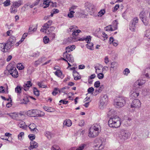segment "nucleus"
<instances>
[{
  "label": "nucleus",
  "mask_w": 150,
  "mask_h": 150,
  "mask_svg": "<svg viewBox=\"0 0 150 150\" xmlns=\"http://www.w3.org/2000/svg\"><path fill=\"white\" fill-rule=\"evenodd\" d=\"M118 23L117 20H115L114 21L112 22V24L111 26L114 28V30H116L117 29V25Z\"/></svg>",
  "instance_id": "c85d7f7f"
},
{
  "label": "nucleus",
  "mask_w": 150,
  "mask_h": 150,
  "mask_svg": "<svg viewBox=\"0 0 150 150\" xmlns=\"http://www.w3.org/2000/svg\"><path fill=\"white\" fill-rule=\"evenodd\" d=\"M81 31L80 30L76 29L74 32H73L72 33L73 37H74L73 38L75 39V36L78 35V34L80 33Z\"/></svg>",
  "instance_id": "4c0bfd02"
},
{
  "label": "nucleus",
  "mask_w": 150,
  "mask_h": 150,
  "mask_svg": "<svg viewBox=\"0 0 150 150\" xmlns=\"http://www.w3.org/2000/svg\"><path fill=\"white\" fill-rule=\"evenodd\" d=\"M17 68L19 70H22L23 69L24 67L22 64H20L17 65Z\"/></svg>",
  "instance_id": "0e129e2a"
},
{
  "label": "nucleus",
  "mask_w": 150,
  "mask_h": 150,
  "mask_svg": "<svg viewBox=\"0 0 150 150\" xmlns=\"http://www.w3.org/2000/svg\"><path fill=\"white\" fill-rule=\"evenodd\" d=\"M86 146V144H81L78 146L76 150H83Z\"/></svg>",
  "instance_id": "72a5a7b5"
},
{
  "label": "nucleus",
  "mask_w": 150,
  "mask_h": 150,
  "mask_svg": "<svg viewBox=\"0 0 150 150\" xmlns=\"http://www.w3.org/2000/svg\"><path fill=\"white\" fill-rule=\"evenodd\" d=\"M28 137L31 141H33V140L35 138V135L32 134L29 135Z\"/></svg>",
  "instance_id": "052dcab7"
},
{
  "label": "nucleus",
  "mask_w": 150,
  "mask_h": 150,
  "mask_svg": "<svg viewBox=\"0 0 150 150\" xmlns=\"http://www.w3.org/2000/svg\"><path fill=\"white\" fill-rule=\"evenodd\" d=\"M115 112L114 110L111 109L108 112L107 115L108 117L111 116V117H112L113 116H112L115 115Z\"/></svg>",
  "instance_id": "f704fd0d"
},
{
  "label": "nucleus",
  "mask_w": 150,
  "mask_h": 150,
  "mask_svg": "<svg viewBox=\"0 0 150 150\" xmlns=\"http://www.w3.org/2000/svg\"><path fill=\"white\" fill-rule=\"evenodd\" d=\"M5 43L6 45V50H10L11 47L13 45L8 41Z\"/></svg>",
  "instance_id": "393cba45"
},
{
  "label": "nucleus",
  "mask_w": 150,
  "mask_h": 150,
  "mask_svg": "<svg viewBox=\"0 0 150 150\" xmlns=\"http://www.w3.org/2000/svg\"><path fill=\"white\" fill-rule=\"evenodd\" d=\"M52 21L51 20H49L45 23L42 26L40 29V31L42 32L48 34L51 32V29L53 30L55 29V27L53 26L50 27L52 25Z\"/></svg>",
  "instance_id": "7ed1b4c3"
},
{
  "label": "nucleus",
  "mask_w": 150,
  "mask_h": 150,
  "mask_svg": "<svg viewBox=\"0 0 150 150\" xmlns=\"http://www.w3.org/2000/svg\"><path fill=\"white\" fill-rule=\"evenodd\" d=\"M143 74L145 75L147 78H150V67L146 68L144 71L143 72Z\"/></svg>",
  "instance_id": "6ab92c4d"
},
{
  "label": "nucleus",
  "mask_w": 150,
  "mask_h": 150,
  "mask_svg": "<svg viewBox=\"0 0 150 150\" xmlns=\"http://www.w3.org/2000/svg\"><path fill=\"white\" fill-rule=\"evenodd\" d=\"M57 76L59 77H60V78H63V76H62V71L59 70H57L54 73Z\"/></svg>",
  "instance_id": "c756f323"
},
{
  "label": "nucleus",
  "mask_w": 150,
  "mask_h": 150,
  "mask_svg": "<svg viewBox=\"0 0 150 150\" xmlns=\"http://www.w3.org/2000/svg\"><path fill=\"white\" fill-rule=\"evenodd\" d=\"M139 18L144 24L146 26L147 25L149 24V19L144 15L143 12H141L139 14Z\"/></svg>",
  "instance_id": "9b49d317"
},
{
  "label": "nucleus",
  "mask_w": 150,
  "mask_h": 150,
  "mask_svg": "<svg viewBox=\"0 0 150 150\" xmlns=\"http://www.w3.org/2000/svg\"><path fill=\"white\" fill-rule=\"evenodd\" d=\"M24 135V133L22 132H20L18 135V138L19 140H21L23 136Z\"/></svg>",
  "instance_id": "e2e57ef3"
},
{
  "label": "nucleus",
  "mask_w": 150,
  "mask_h": 150,
  "mask_svg": "<svg viewBox=\"0 0 150 150\" xmlns=\"http://www.w3.org/2000/svg\"><path fill=\"white\" fill-rule=\"evenodd\" d=\"M126 103L125 98L119 97L114 100V105L117 108H120L123 106Z\"/></svg>",
  "instance_id": "423d86ee"
},
{
  "label": "nucleus",
  "mask_w": 150,
  "mask_h": 150,
  "mask_svg": "<svg viewBox=\"0 0 150 150\" xmlns=\"http://www.w3.org/2000/svg\"><path fill=\"white\" fill-rule=\"evenodd\" d=\"M121 122V119L115 115L110 117L108 121V124L110 127L116 128L120 126Z\"/></svg>",
  "instance_id": "f257e3e1"
},
{
  "label": "nucleus",
  "mask_w": 150,
  "mask_h": 150,
  "mask_svg": "<svg viewBox=\"0 0 150 150\" xmlns=\"http://www.w3.org/2000/svg\"><path fill=\"white\" fill-rule=\"evenodd\" d=\"M105 10H101L98 13V16H102L105 13Z\"/></svg>",
  "instance_id": "4d7b16f0"
},
{
  "label": "nucleus",
  "mask_w": 150,
  "mask_h": 150,
  "mask_svg": "<svg viewBox=\"0 0 150 150\" xmlns=\"http://www.w3.org/2000/svg\"><path fill=\"white\" fill-rule=\"evenodd\" d=\"M93 43L89 42L88 43L86 44V47L89 49L92 50V48L93 47Z\"/></svg>",
  "instance_id": "ea45409f"
},
{
  "label": "nucleus",
  "mask_w": 150,
  "mask_h": 150,
  "mask_svg": "<svg viewBox=\"0 0 150 150\" xmlns=\"http://www.w3.org/2000/svg\"><path fill=\"white\" fill-rule=\"evenodd\" d=\"M7 41L11 43V44L14 45L16 42V38L15 37L13 36H11Z\"/></svg>",
  "instance_id": "b1692460"
},
{
  "label": "nucleus",
  "mask_w": 150,
  "mask_h": 150,
  "mask_svg": "<svg viewBox=\"0 0 150 150\" xmlns=\"http://www.w3.org/2000/svg\"><path fill=\"white\" fill-rule=\"evenodd\" d=\"M63 56L64 58L67 59L69 62H74V58L71 54H69L67 52H64L63 54Z\"/></svg>",
  "instance_id": "ddd939ff"
},
{
  "label": "nucleus",
  "mask_w": 150,
  "mask_h": 150,
  "mask_svg": "<svg viewBox=\"0 0 150 150\" xmlns=\"http://www.w3.org/2000/svg\"><path fill=\"white\" fill-rule=\"evenodd\" d=\"M130 73V71L128 68L125 69L123 71V74L127 76L128 74Z\"/></svg>",
  "instance_id": "603ef678"
},
{
  "label": "nucleus",
  "mask_w": 150,
  "mask_h": 150,
  "mask_svg": "<svg viewBox=\"0 0 150 150\" xmlns=\"http://www.w3.org/2000/svg\"><path fill=\"white\" fill-rule=\"evenodd\" d=\"M104 86L103 85H100L98 89V92L100 93V92L104 89Z\"/></svg>",
  "instance_id": "69168bd1"
},
{
  "label": "nucleus",
  "mask_w": 150,
  "mask_h": 150,
  "mask_svg": "<svg viewBox=\"0 0 150 150\" xmlns=\"http://www.w3.org/2000/svg\"><path fill=\"white\" fill-rule=\"evenodd\" d=\"M63 125L68 127H70L72 125V122L71 120L69 119L65 120L63 123Z\"/></svg>",
  "instance_id": "cd10ccee"
},
{
  "label": "nucleus",
  "mask_w": 150,
  "mask_h": 150,
  "mask_svg": "<svg viewBox=\"0 0 150 150\" xmlns=\"http://www.w3.org/2000/svg\"><path fill=\"white\" fill-rule=\"evenodd\" d=\"M108 101V98L107 95H103L101 96L99 101V107L102 109L104 106L106 105Z\"/></svg>",
  "instance_id": "6e6552de"
},
{
  "label": "nucleus",
  "mask_w": 150,
  "mask_h": 150,
  "mask_svg": "<svg viewBox=\"0 0 150 150\" xmlns=\"http://www.w3.org/2000/svg\"><path fill=\"white\" fill-rule=\"evenodd\" d=\"M37 110H28L27 112L28 115L30 117H35L37 115Z\"/></svg>",
  "instance_id": "2eb2a0df"
},
{
  "label": "nucleus",
  "mask_w": 150,
  "mask_h": 150,
  "mask_svg": "<svg viewBox=\"0 0 150 150\" xmlns=\"http://www.w3.org/2000/svg\"><path fill=\"white\" fill-rule=\"evenodd\" d=\"M46 59L45 57H42L39 58L35 62L34 65L36 67H37L38 65L42 63Z\"/></svg>",
  "instance_id": "a211bd4d"
},
{
  "label": "nucleus",
  "mask_w": 150,
  "mask_h": 150,
  "mask_svg": "<svg viewBox=\"0 0 150 150\" xmlns=\"http://www.w3.org/2000/svg\"><path fill=\"white\" fill-rule=\"evenodd\" d=\"M134 86L136 88H138V89H139V91H140V89L142 88L139 83L137 80L134 84Z\"/></svg>",
  "instance_id": "7c9ffc66"
},
{
  "label": "nucleus",
  "mask_w": 150,
  "mask_h": 150,
  "mask_svg": "<svg viewBox=\"0 0 150 150\" xmlns=\"http://www.w3.org/2000/svg\"><path fill=\"white\" fill-rule=\"evenodd\" d=\"M43 108L44 110L48 112H53L55 110L53 108L49 107L47 106H44Z\"/></svg>",
  "instance_id": "a878e982"
},
{
  "label": "nucleus",
  "mask_w": 150,
  "mask_h": 150,
  "mask_svg": "<svg viewBox=\"0 0 150 150\" xmlns=\"http://www.w3.org/2000/svg\"><path fill=\"white\" fill-rule=\"evenodd\" d=\"M145 36L150 39V30H148L146 31V33L145 34Z\"/></svg>",
  "instance_id": "5fc2aeb1"
},
{
  "label": "nucleus",
  "mask_w": 150,
  "mask_h": 150,
  "mask_svg": "<svg viewBox=\"0 0 150 150\" xmlns=\"http://www.w3.org/2000/svg\"><path fill=\"white\" fill-rule=\"evenodd\" d=\"M139 19L136 17L134 18L130 21L129 25V29L132 31H134L136 28V25L138 22Z\"/></svg>",
  "instance_id": "1a4fd4ad"
},
{
  "label": "nucleus",
  "mask_w": 150,
  "mask_h": 150,
  "mask_svg": "<svg viewBox=\"0 0 150 150\" xmlns=\"http://www.w3.org/2000/svg\"><path fill=\"white\" fill-rule=\"evenodd\" d=\"M50 1V0H44L43 4L46 5V6L44 7V8H46L49 6Z\"/></svg>",
  "instance_id": "37998d69"
},
{
  "label": "nucleus",
  "mask_w": 150,
  "mask_h": 150,
  "mask_svg": "<svg viewBox=\"0 0 150 150\" xmlns=\"http://www.w3.org/2000/svg\"><path fill=\"white\" fill-rule=\"evenodd\" d=\"M82 40H85L87 42V43H88L89 42H90L91 41V37L89 35L87 36L86 38H83Z\"/></svg>",
  "instance_id": "c03bdc74"
},
{
  "label": "nucleus",
  "mask_w": 150,
  "mask_h": 150,
  "mask_svg": "<svg viewBox=\"0 0 150 150\" xmlns=\"http://www.w3.org/2000/svg\"><path fill=\"white\" fill-rule=\"evenodd\" d=\"M101 127L97 124L94 125L93 126L90 128L88 132V136L91 137H95L97 136L100 131Z\"/></svg>",
  "instance_id": "f03ea898"
},
{
  "label": "nucleus",
  "mask_w": 150,
  "mask_h": 150,
  "mask_svg": "<svg viewBox=\"0 0 150 150\" xmlns=\"http://www.w3.org/2000/svg\"><path fill=\"white\" fill-rule=\"evenodd\" d=\"M45 135L49 139H50L52 138L53 137L54 135L53 133L48 131L46 132L45 133Z\"/></svg>",
  "instance_id": "aec40b11"
},
{
  "label": "nucleus",
  "mask_w": 150,
  "mask_h": 150,
  "mask_svg": "<svg viewBox=\"0 0 150 150\" xmlns=\"http://www.w3.org/2000/svg\"><path fill=\"white\" fill-rule=\"evenodd\" d=\"M22 88V87L20 86H17L15 88V91L17 94L18 96L21 93Z\"/></svg>",
  "instance_id": "bb28decb"
},
{
  "label": "nucleus",
  "mask_w": 150,
  "mask_h": 150,
  "mask_svg": "<svg viewBox=\"0 0 150 150\" xmlns=\"http://www.w3.org/2000/svg\"><path fill=\"white\" fill-rule=\"evenodd\" d=\"M139 90L135 89L132 90L129 93V95L130 97L132 98H136L138 97L139 95Z\"/></svg>",
  "instance_id": "4468645a"
},
{
  "label": "nucleus",
  "mask_w": 150,
  "mask_h": 150,
  "mask_svg": "<svg viewBox=\"0 0 150 150\" xmlns=\"http://www.w3.org/2000/svg\"><path fill=\"white\" fill-rule=\"evenodd\" d=\"M3 4L4 6H8L11 4V1L10 0H6Z\"/></svg>",
  "instance_id": "a18cd8bd"
},
{
  "label": "nucleus",
  "mask_w": 150,
  "mask_h": 150,
  "mask_svg": "<svg viewBox=\"0 0 150 150\" xmlns=\"http://www.w3.org/2000/svg\"><path fill=\"white\" fill-rule=\"evenodd\" d=\"M94 91V89L92 87L89 88L88 89V93H92Z\"/></svg>",
  "instance_id": "774afa93"
},
{
  "label": "nucleus",
  "mask_w": 150,
  "mask_h": 150,
  "mask_svg": "<svg viewBox=\"0 0 150 150\" xmlns=\"http://www.w3.org/2000/svg\"><path fill=\"white\" fill-rule=\"evenodd\" d=\"M37 116L38 117H41L44 116L45 115V113L44 112L38 110H37Z\"/></svg>",
  "instance_id": "a19ab883"
},
{
  "label": "nucleus",
  "mask_w": 150,
  "mask_h": 150,
  "mask_svg": "<svg viewBox=\"0 0 150 150\" xmlns=\"http://www.w3.org/2000/svg\"><path fill=\"white\" fill-rule=\"evenodd\" d=\"M104 29L106 31H112L115 30H114V28L111 26V25H110L107 26Z\"/></svg>",
  "instance_id": "e433bc0d"
},
{
  "label": "nucleus",
  "mask_w": 150,
  "mask_h": 150,
  "mask_svg": "<svg viewBox=\"0 0 150 150\" xmlns=\"http://www.w3.org/2000/svg\"><path fill=\"white\" fill-rule=\"evenodd\" d=\"M118 134L119 137L122 142L125 141L129 139L130 136L129 132L127 130L123 129H120Z\"/></svg>",
  "instance_id": "20e7f679"
},
{
  "label": "nucleus",
  "mask_w": 150,
  "mask_h": 150,
  "mask_svg": "<svg viewBox=\"0 0 150 150\" xmlns=\"http://www.w3.org/2000/svg\"><path fill=\"white\" fill-rule=\"evenodd\" d=\"M104 147V144L103 142L98 143L96 144L94 146V148L96 150H100L103 149Z\"/></svg>",
  "instance_id": "dca6fc26"
},
{
  "label": "nucleus",
  "mask_w": 150,
  "mask_h": 150,
  "mask_svg": "<svg viewBox=\"0 0 150 150\" xmlns=\"http://www.w3.org/2000/svg\"><path fill=\"white\" fill-rule=\"evenodd\" d=\"M32 85V83H31V81H28L25 84V86L28 87L30 88V87H31Z\"/></svg>",
  "instance_id": "bf43d9fd"
},
{
  "label": "nucleus",
  "mask_w": 150,
  "mask_h": 150,
  "mask_svg": "<svg viewBox=\"0 0 150 150\" xmlns=\"http://www.w3.org/2000/svg\"><path fill=\"white\" fill-rule=\"evenodd\" d=\"M75 48V46L74 45L69 46L66 48V51L65 52H69L71 51H73Z\"/></svg>",
  "instance_id": "4be33fe9"
},
{
  "label": "nucleus",
  "mask_w": 150,
  "mask_h": 150,
  "mask_svg": "<svg viewBox=\"0 0 150 150\" xmlns=\"http://www.w3.org/2000/svg\"><path fill=\"white\" fill-rule=\"evenodd\" d=\"M7 70L8 72L13 77L15 78H17L18 77V72L16 67L10 65L8 66Z\"/></svg>",
  "instance_id": "0eeeda50"
},
{
  "label": "nucleus",
  "mask_w": 150,
  "mask_h": 150,
  "mask_svg": "<svg viewBox=\"0 0 150 150\" xmlns=\"http://www.w3.org/2000/svg\"><path fill=\"white\" fill-rule=\"evenodd\" d=\"M70 12L68 14V16L70 18H72L74 17L73 13H75L74 11H69Z\"/></svg>",
  "instance_id": "de8ad7c7"
},
{
  "label": "nucleus",
  "mask_w": 150,
  "mask_h": 150,
  "mask_svg": "<svg viewBox=\"0 0 150 150\" xmlns=\"http://www.w3.org/2000/svg\"><path fill=\"white\" fill-rule=\"evenodd\" d=\"M40 55V52L37 51L33 53L31 55V56L34 57H38Z\"/></svg>",
  "instance_id": "3c124183"
},
{
  "label": "nucleus",
  "mask_w": 150,
  "mask_h": 150,
  "mask_svg": "<svg viewBox=\"0 0 150 150\" xmlns=\"http://www.w3.org/2000/svg\"><path fill=\"white\" fill-rule=\"evenodd\" d=\"M11 7V13H15L17 12V8L21 6L23 4L22 0H18V1H13Z\"/></svg>",
  "instance_id": "39448f33"
},
{
  "label": "nucleus",
  "mask_w": 150,
  "mask_h": 150,
  "mask_svg": "<svg viewBox=\"0 0 150 150\" xmlns=\"http://www.w3.org/2000/svg\"><path fill=\"white\" fill-rule=\"evenodd\" d=\"M7 114L9 115L13 119H16V117L18 116L17 114H15V113H7Z\"/></svg>",
  "instance_id": "c9c22d12"
},
{
  "label": "nucleus",
  "mask_w": 150,
  "mask_h": 150,
  "mask_svg": "<svg viewBox=\"0 0 150 150\" xmlns=\"http://www.w3.org/2000/svg\"><path fill=\"white\" fill-rule=\"evenodd\" d=\"M18 125L20 128L23 129H25L26 128V126L25 125V123L23 121L20 122L18 124Z\"/></svg>",
  "instance_id": "473e14b6"
},
{
  "label": "nucleus",
  "mask_w": 150,
  "mask_h": 150,
  "mask_svg": "<svg viewBox=\"0 0 150 150\" xmlns=\"http://www.w3.org/2000/svg\"><path fill=\"white\" fill-rule=\"evenodd\" d=\"M6 44L5 43H0V49L1 51L3 52H6Z\"/></svg>",
  "instance_id": "2f4dec72"
},
{
  "label": "nucleus",
  "mask_w": 150,
  "mask_h": 150,
  "mask_svg": "<svg viewBox=\"0 0 150 150\" xmlns=\"http://www.w3.org/2000/svg\"><path fill=\"white\" fill-rule=\"evenodd\" d=\"M77 28H78V27L77 26L75 25H72L70 26L69 29H68L67 32L68 33L70 32L73 33Z\"/></svg>",
  "instance_id": "412c9836"
},
{
  "label": "nucleus",
  "mask_w": 150,
  "mask_h": 150,
  "mask_svg": "<svg viewBox=\"0 0 150 150\" xmlns=\"http://www.w3.org/2000/svg\"><path fill=\"white\" fill-rule=\"evenodd\" d=\"M86 9L91 16H94V14L96 13V10L95 6L92 4H89L87 6Z\"/></svg>",
  "instance_id": "9d476101"
},
{
  "label": "nucleus",
  "mask_w": 150,
  "mask_h": 150,
  "mask_svg": "<svg viewBox=\"0 0 150 150\" xmlns=\"http://www.w3.org/2000/svg\"><path fill=\"white\" fill-rule=\"evenodd\" d=\"M30 144V145L28 147V149L30 150L36 148L38 146V144L34 141H31Z\"/></svg>",
  "instance_id": "f3484780"
},
{
  "label": "nucleus",
  "mask_w": 150,
  "mask_h": 150,
  "mask_svg": "<svg viewBox=\"0 0 150 150\" xmlns=\"http://www.w3.org/2000/svg\"><path fill=\"white\" fill-rule=\"evenodd\" d=\"M141 103L140 101L138 99L134 100L131 105V108H139L140 107Z\"/></svg>",
  "instance_id": "f8f14e48"
},
{
  "label": "nucleus",
  "mask_w": 150,
  "mask_h": 150,
  "mask_svg": "<svg viewBox=\"0 0 150 150\" xmlns=\"http://www.w3.org/2000/svg\"><path fill=\"white\" fill-rule=\"evenodd\" d=\"M100 67H103V66L101 64H99V66L97 65L95 67V69L96 70V73H97V70H100Z\"/></svg>",
  "instance_id": "13d9d810"
},
{
  "label": "nucleus",
  "mask_w": 150,
  "mask_h": 150,
  "mask_svg": "<svg viewBox=\"0 0 150 150\" xmlns=\"http://www.w3.org/2000/svg\"><path fill=\"white\" fill-rule=\"evenodd\" d=\"M59 90L57 88H55L52 92V94L53 96H56L59 92Z\"/></svg>",
  "instance_id": "79ce46f5"
},
{
  "label": "nucleus",
  "mask_w": 150,
  "mask_h": 150,
  "mask_svg": "<svg viewBox=\"0 0 150 150\" xmlns=\"http://www.w3.org/2000/svg\"><path fill=\"white\" fill-rule=\"evenodd\" d=\"M59 149V146L56 145H53L51 148V150H61Z\"/></svg>",
  "instance_id": "8fccbe9b"
},
{
  "label": "nucleus",
  "mask_w": 150,
  "mask_h": 150,
  "mask_svg": "<svg viewBox=\"0 0 150 150\" xmlns=\"http://www.w3.org/2000/svg\"><path fill=\"white\" fill-rule=\"evenodd\" d=\"M33 92L34 94L36 96H39L40 95L39 91L36 87L33 88Z\"/></svg>",
  "instance_id": "58836bf2"
},
{
  "label": "nucleus",
  "mask_w": 150,
  "mask_h": 150,
  "mask_svg": "<svg viewBox=\"0 0 150 150\" xmlns=\"http://www.w3.org/2000/svg\"><path fill=\"white\" fill-rule=\"evenodd\" d=\"M100 82L99 81H97L95 82L94 83V86L96 88H98L100 86Z\"/></svg>",
  "instance_id": "680f3d73"
},
{
  "label": "nucleus",
  "mask_w": 150,
  "mask_h": 150,
  "mask_svg": "<svg viewBox=\"0 0 150 150\" xmlns=\"http://www.w3.org/2000/svg\"><path fill=\"white\" fill-rule=\"evenodd\" d=\"M116 63L115 62H112V63H111V66L110 68V71H113V69L112 70V69L116 68V67L115 66V65H116Z\"/></svg>",
  "instance_id": "49530a36"
},
{
  "label": "nucleus",
  "mask_w": 150,
  "mask_h": 150,
  "mask_svg": "<svg viewBox=\"0 0 150 150\" xmlns=\"http://www.w3.org/2000/svg\"><path fill=\"white\" fill-rule=\"evenodd\" d=\"M97 76L99 79H102L104 78V75L102 73H100L97 74Z\"/></svg>",
  "instance_id": "864d4df0"
},
{
  "label": "nucleus",
  "mask_w": 150,
  "mask_h": 150,
  "mask_svg": "<svg viewBox=\"0 0 150 150\" xmlns=\"http://www.w3.org/2000/svg\"><path fill=\"white\" fill-rule=\"evenodd\" d=\"M137 81L141 85L142 87L146 83V81L142 79H138V80H137Z\"/></svg>",
  "instance_id": "09e8293b"
},
{
  "label": "nucleus",
  "mask_w": 150,
  "mask_h": 150,
  "mask_svg": "<svg viewBox=\"0 0 150 150\" xmlns=\"http://www.w3.org/2000/svg\"><path fill=\"white\" fill-rule=\"evenodd\" d=\"M43 40L45 44L47 43L49 41V38L47 36H45L43 38Z\"/></svg>",
  "instance_id": "6e6d98bb"
},
{
  "label": "nucleus",
  "mask_w": 150,
  "mask_h": 150,
  "mask_svg": "<svg viewBox=\"0 0 150 150\" xmlns=\"http://www.w3.org/2000/svg\"><path fill=\"white\" fill-rule=\"evenodd\" d=\"M32 126H33V127H35V125L34 123H32L30 125L29 127V129L31 131H33L34 132L37 133L38 132V130L35 127H34L33 128H32Z\"/></svg>",
  "instance_id": "5701e85b"
},
{
  "label": "nucleus",
  "mask_w": 150,
  "mask_h": 150,
  "mask_svg": "<svg viewBox=\"0 0 150 150\" xmlns=\"http://www.w3.org/2000/svg\"><path fill=\"white\" fill-rule=\"evenodd\" d=\"M23 100L24 101V102H23V103L25 104H27L29 102V100L27 97L23 98Z\"/></svg>",
  "instance_id": "338daca9"
}]
</instances>
